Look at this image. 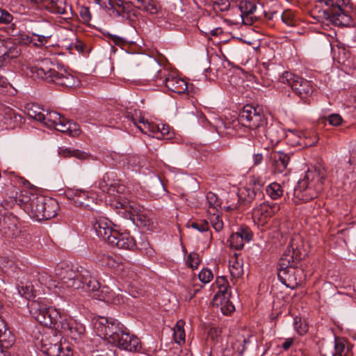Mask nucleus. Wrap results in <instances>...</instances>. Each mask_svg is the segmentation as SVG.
Returning a JSON list of instances; mask_svg holds the SVG:
<instances>
[{
	"label": "nucleus",
	"instance_id": "obj_1",
	"mask_svg": "<svg viewBox=\"0 0 356 356\" xmlns=\"http://www.w3.org/2000/svg\"><path fill=\"white\" fill-rule=\"evenodd\" d=\"M242 126L250 129L249 136L254 145H265L268 140L272 145L276 144L283 137L281 128L277 124L268 125L262 109L250 104L243 106L237 120L221 122L216 129L218 134H222L227 130L225 134L231 135V129L237 131Z\"/></svg>",
	"mask_w": 356,
	"mask_h": 356
},
{
	"label": "nucleus",
	"instance_id": "obj_2",
	"mask_svg": "<svg viewBox=\"0 0 356 356\" xmlns=\"http://www.w3.org/2000/svg\"><path fill=\"white\" fill-rule=\"evenodd\" d=\"M55 274L60 284L67 288H81L94 292L92 297L107 303L120 304L122 298L108 286L100 287L98 280L92 276L90 272L83 268H74L67 264H59L56 267Z\"/></svg>",
	"mask_w": 356,
	"mask_h": 356
},
{
	"label": "nucleus",
	"instance_id": "obj_3",
	"mask_svg": "<svg viewBox=\"0 0 356 356\" xmlns=\"http://www.w3.org/2000/svg\"><path fill=\"white\" fill-rule=\"evenodd\" d=\"M300 259L298 252L291 245L287 247L278 261V279L288 288L296 289L302 281L303 271L295 266L296 261Z\"/></svg>",
	"mask_w": 356,
	"mask_h": 356
},
{
	"label": "nucleus",
	"instance_id": "obj_4",
	"mask_svg": "<svg viewBox=\"0 0 356 356\" xmlns=\"http://www.w3.org/2000/svg\"><path fill=\"white\" fill-rule=\"evenodd\" d=\"M48 63L49 60H44L41 66L31 67L29 75L33 79H44L63 87L72 88L78 85V80L63 65L49 67Z\"/></svg>",
	"mask_w": 356,
	"mask_h": 356
},
{
	"label": "nucleus",
	"instance_id": "obj_5",
	"mask_svg": "<svg viewBox=\"0 0 356 356\" xmlns=\"http://www.w3.org/2000/svg\"><path fill=\"white\" fill-rule=\"evenodd\" d=\"M324 172L320 169L308 170L294 188V197L307 202L318 197L323 189Z\"/></svg>",
	"mask_w": 356,
	"mask_h": 356
},
{
	"label": "nucleus",
	"instance_id": "obj_6",
	"mask_svg": "<svg viewBox=\"0 0 356 356\" xmlns=\"http://www.w3.org/2000/svg\"><path fill=\"white\" fill-rule=\"evenodd\" d=\"M145 76L147 79L154 81L157 86L165 85L174 92L181 94L188 89V83L184 79L170 74L166 70H162L156 60L149 63Z\"/></svg>",
	"mask_w": 356,
	"mask_h": 356
},
{
	"label": "nucleus",
	"instance_id": "obj_7",
	"mask_svg": "<svg viewBox=\"0 0 356 356\" xmlns=\"http://www.w3.org/2000/svg\"><path fill=\"white\" fill-rule=\"evenodd\" d=\"M46 196L24 190L19 195V204L30 216L38 221L44 220V207Z\"/></svg>",
	"mask_w": 356,
	"mask_h": 356
},
{
	"label": "nucleus",
	"instance_id": "obj_8",
	"mask_svg": "<svg viewBox=\"0 0 356 356\" xmlns=\"http://www.w3.org/2000/svg\"><path fill=\"white\" fill-rule=\"evenodd\" d=\"M327 6L329 7L323 10V19L339 26H350L353 24L352 17L346 10L344 0H332Z\"/></svg>",
	"mask_w": 356,
	"mask_h": 356
},
{
	"label": "nucleus",
	"instance_id": "obj_9",
	"mask_svg": "<svg viewBox=\"0 0 356 356\" xmlns=\"http://www.w3.org/2000/svg\"><path fill=\"white\" fill-rule=\"evenodd\" d=\"M29 307L31 314L38 323L56 330V326L62 318L57 309L54 307H47L38 301H33Z\"/></svg>",
	"mask_w": 356,
	"mask_h": 356
},
{
	"label": "nucleus",
	"instance_id": "obj_10",
	"mask_svg": "<svg viewBox=\"0 0 356 356\" xmlns=\"http://www.w3.org/2000/svg\"><path fill=\"white\" fill-rule=\"evenodd\" d=\"M279 80L282 83L289 85L293 92L301 99L309 97L314 90V86L309 81L289 72H284Z\"/></svg>",
	"mask_w": 356,
	"mask_h": 356
},
{
	"label": "nucleus",
	"instance_id": "obj_11",
	"mask_svg": "<svg viewBox=\"0 0 356 356\" xmlns=\"http://www.w3.org/2000/svg\"><path fill=\"white\" fill-rule=\"evenodd\" d=\"M94 330L99 337L106 339L112 343L115 339H118V334L122 332L123 325L112 318H107L99 316L94 321Z\"/></svg>",
	"mask_w": 356,
	"mask_h": 356
},
{
	"label": "nucleus",
	"instance_id": "obj_12",
	"mask_svg": "<svg viewBox=\"0 0 356 356\" xmlns=\"http://www.w3.org/2000/svg\"><path fill=\"white\" fill-rule=\"evenodd\" d=\"M41 350L48 356H71L72 349L60 343V338L57 334H44L41 339Z\"/></svg>",
	"mask_w": 356,
	"mask_h": 356
},
{
	"label": "nucleus",
	"instance_id": "obj_13",
	"mask_svg": "<svg viewBox=\"0 0 356 356\" xmlns=\"http://www.w3.org/2000/svg\"><path fill=\"white\" fill-rule=\"evenodd\" d=\"M56 330L60 332L75 342L81 340L86 332L85 326L82 323L73 318H65L63 316L56 326Z\"/></svg>",
	"mask_w": 356,
	"mask_h": 356
},
{
	"label": "nucleus",
	"instance_id": "obj_14",
	"mask_svg": "<svg viewBox=\"0 0 356 356\" xmlns=\"http://www.w3.org/2000/svg\"><path fill=\"white\" fill-rule=\"evenodd\" d=\"M280 209V205L277 203L263 202L253 209V221L258 226H264Z\"/></svg>",
	"mask_w": 356,
	"mask_h": 356
},
{
	"label": "nucleus",
	"instance_id": "obj_15",
	"mask_svg": "<svg viewBox=\"0 0 356 356\" xmlns=\"http://www.w3.org/2000/svg\"><path fill=\"white\" fill-rule=\"evenodd\" d=\"M117 338L111 343L115 344L121 349L130 352H138L141 349L139 339L134 335H131L124 326H123L122 332L118 333Z\"/></svg>",
	"mask_w": 356,
	"mask_h": 356
},
{
	"label": "nucleus",
	"instance_id": "obj_16",
	"mask_svg": "<svg viewBox=\"0 0 356 356\" xmlns=\"http://www.w3.org/2000/svg\"><path fill=\"white\" fill-rule=\"evenodd\" d=\"M93 229L97 235L109 244L117 229L112 227V222L106 218H99L93 223Z\"/></svg>",
	"mask_w": 356,
	"mask_h": 356
},
{
	"label": "nucleus",
	"instance_id": "obj_17",
	"mask_svg": "<svg viewBox=\"0 0 356 356\" xmlns=\"http://www.w3.org/2000/svg\"><path fill=\"white\" fill-rule=\"evenodd\" d=\"M113 234V237L109 241L111 245L125 250H131L136 246V241L129 232L117 230Z\"/></svg>",
	"mask_w": 356,
	"mask_h": 356
},
{
	"label": "nucleus",
	"instance_id": "obj_18",
	"mask_svg": "<svg viewBox=\"0 0 356 356\" xmlns=\"http://www.w3.org/2000/svg\"><path fill=\"white\" fill-rule=\"evenodd\" d=\"M241 12V17L245 24L250 25L254 22L252 15L257 9L254 2L251 1H241L237 6Z\"/></svg>",
	"mask_w": 356,
	"mask_h": 356
},
{
	"label": "nucleus",
	"instance_id": "obj_19",
	"mask_svg": "<svg viewBox=\"0 0 356 356\" xmlns=\"http://www.w3.org/2000/svg\"><path fill=\"white\" fill-rule=\"evenodd\" d=\"M54 128L60 132L72 137L77 136L81 134L79 126L76 123L67 120L63 115L62 119L58 121L56 126Z\"/></svg>",
	"mask_w": 356,
	"mask_h": 356
},
{
	"label": "nucleus",
	"instance_id": "obj_20",
	"mask_svg": "<svg viewBox=\"0 0 356 356\" xmlns=\"http://www.w3.org/2000/svg\"><path fill=\"white\" fill-rule=\"evenodd\" d=\"M15 337L8 328L6 323L5 327L0 331V356H7V350L12 347L15 343Z\"/></svg>",
	"mask_w": 356,
	"mask_h": 356
},
{
	"label": "nucleus",
	"instance_id": "obj_21",
	"mask_svg": "<svg viewBox=\"0 0 356 356\" xmlns=\"http://www.w3.org/2000/svg\"><path fill=\"white\" fill-rule=\"evenodd\" d=\"M67 195L70 199L72 200L76 207H88V202L90 200L92 201V198L89 196L88 192L81 189H76L72 191V193H69Z\"/></svg>",
	"mask_w": 356,
	"mask_h": 356
},
{
	"label": "nucleus",
	"instance_id": "obj_22",
	"mask_svg": "<svg viewBox=\"0 0 356 356\" xmlns=\"http://www.w3.org/2000/svg\"><path fill=\"white\" fill-rule=\"evenodd\" d=\"M272 159L274 171L277 173L283 172L286 169L290 161L289 155L282 152L274 153Z\"/></svg>",
	"mask_w": 356,
	"mask_h": 356
},
{
	"label": "nucleus",
	"instance_id": "obj_23",
	"mask_svg": "<svg viewBox=\"0 0 356 356\" xmlns=\"http://www.w3.org/2000/svg\"><path fill=\"white\" fill-rule=\"evenodd\" d=\"M130 3L134 7L151 15L156 14L159 10V5L153 0H130Z\"/></svg>",
	"mask_w": 356,
	"mask_h": 356
},
{
	"label": "nucleus",
	"instance_id": "obj_24",
	"mask_svg": "<svg viewBox=\"0 0 356 356\" xmlns=\"http://www.w3.org/2000/svg\"><path fill=\"white\" fill-rule=\"evenodd\" d=\"M41 25L42 26V33H33V35L38 38L37 42L33 41V44L38 47L47 44L52 35L51 25L48 22H43L41 23Z\"/></svg>",
	"mask_w": 356,
	"mask_h": 356
},
{
	"label": "nucleus",
	"instance_id": "obj_25",
	"mask_svg": "<svg viewBox=\"0 0 356 356\" xmlns=\"http://www.w3.org/2000/svg\"><path fill=\"white\" fill-rule=\"evenodd\" d=\"M97 261L102 266L111 268H118L122 264V259L120 257L106 254L99 255Z\"/></svg>",
	"mask_w": 356,
	"mask_h": 356
},
{
	"label": "nucleus",
	"instance_id": "obj_26",
	"mask_svg": "<svg viewBox=\"0 0 356 356\" xmlns=\"http://www.w3.org/2000/svg\"><path fill=\"white\" fill-rule=\"evenodd\" d=\"M58 208V203L55 199L46 197L44 207V220L55 217L57 215Z\"/></svg>",
	"mask_w": 356,
	"mask_h": 356
},
{
	"label": "nucleus",
	"instance_id": "obj_27",
	"mask_svg": "<svg viewBox=\"0 0 356 356\" xmlns=\"http://www.w3.org/2000/svg\"><path fill=\"white\" fill-rule=\"evenodd\" d=\"M62 119V115L54 111H47L44 114L43 113V118H41V120H39L43 125L48 128H54L56 126V123L58 121Z\"/></svg>",
	"mask_w": 356,
	"mask_h": 356
},
{
	"label": "nucleus",
	"instance_id": "obj_28",
	"mask_svg": "<svg viewBox=\"0 0 356 356\" xmlns=\"http://www.w3.org/2000/svg\"><path fill=\"white\" fill-rule=\"evenodd\" d=\"M62 119V115L54 111H47L44 114L43 113V118H41V120H39L43 125L48 128H54L56 126V123L58 121Z\"/></svg>",
	"mask_w": 356,
	"mask_h": 356
},
{
	"label": "nucleus",
	"instance_id": "obj_29",
	"mask_svg": "<svg viewBox=\"0 0 356 356\" xmlns=\"http://www.w3.org/2000/svg\"><path fill=\"white\" fill-rule=\"evenodd\" d=\"M216 284L218 289V291L214 296L213 302L215 304L218 305V300L221 298L222 296H226L228 293V282L224 277H217L216 279Z\"/></svg>",
	"mask_w": 356,
	"mask_h": 356
},
{
	"label": "nucleus",
	"instance_id": "obj_30",
	"mask_svg": "<svg viewBox=\"0 0 356 356\" xmlns=\"http://www.w3.org/2000/svg\"><path fill=\"white\" fill-rule=\"evenodd\" d=\"M46 8L54 14L64 15L66 13L67 6L63 1L51 0L47 3Z\"/></svg>",
	"mask_w": 356,
	"mask_h": 356
},
{
	"label": "nucleus",
	"instance_id": "obj_31",
	"mask_svg": "<svg viewBox=\"0 0 356 356\" xmlns=\"http://www.w3.org/2000/svg\"><path fill=\"white\" fill-rule=\"evenodd\" d=\"M25 111L30 118L34 119L37 121L40 120L41 118H43L42 108L36 104H26L25 106Z\"/></svg>",
	"mask_w": 356,
	"mask_h": 356
},
{
	"label": "nucleus",
	"instance_id": "obj_32",
	"mask_svg": "<svg viewBox=\"0 0 356 356\" xmlns=\"http://www.w3.org/2000/svg\"><path fill=\"white\" fill-rule=\"evenodd\" d=\"M266 193L272 200H277L282 196L284 190L280 184L273 182L266 186Z\"/></svg>",
	"mask_w": 356,
	"mask_h": 356
},
{
	"label": "nucleus",
	"instance_id": "obj_33",
	"mask_svg": "<svg viewBox=\"0 0 356 356\" xmlns=\"http://www.w3.org/2000/svg\"><path fill=\"white\" fill-rule=\"evenodd\" d=\"M348 351L346 341L341 338H335L334 352L332 353V356H346Z\"/></svg>",
	"mask_w": 356,
	"mask_h": 356
},
{
	"label": "nucleus",
	"instance_id": "obj_34",
	"mask_svg": "<svg viewBox=\"0 0 356 356\" xmlns=\"http://www.w3.org/2000/svg\"><path fill=\"white\" fill-rule=\"evenodd\" d=\"M207 202L208 204V213L218 212V208L220 207L221 202L216 194L209 192L207 194Z\"/></svg>",
	"mask_w": 356,
	"mask_h": 356
},
{
	"label": "nucleus",
	"instance_id": "obj_35",
	"mask_svg": "<svg viewBox=\"0 0 356 356\" xmlns=\"http://www.w3.org/2000/svg\"><path fill=\"white\" fill-rule=\"evenodd\" d=\"M15 218L6 215V212L0 213V230L7 234V229H11V226H15Z\"/></svg>",
	"mask_w": 356,
	"mask_h": 356
},
{
	"label": "nucleus",
	"instance_id": "obj_36",
	"mask_svg": "<svg viewBox=\"0 0 356 356\" xmlns=\"http://www.w3.org/2000/svg\"><path fill=\"white\" fill-rule=\"evenodd\" d=\"M257 191L251 188H242L238 192V198L244 204L250 203L257 195Z\"/></svg>",
	"mask_w": 356,
	"mask_h": 356
},
{
	"label": "nucleus",
	"instance_id": "obj_37",
	"mask_svg": "<svg viewBox=\"0 0 356 356\" xmlns=\"http://www.w3.org/2000/svg\"><path fill=\"white\" fill-rule=\"evenodd\" d=\"M59 154L64 157L74 156L81 160H85L88 158L89 155L79 149H60L59 150Z\"/></svg>",
	"mask_w": 356,
	"mask_h": 356
},
{
	"label": "nucleus",
	"instance_id": "obj_38",
	"mask_svg": "<svg viewBox=\"0 0 356 356\" xmlns=\"http://www.w3.org/2000/svg\"><path fill=\"white\" fill-rule=\"evenodd\" d=\"M184 322L182 320L177 321L174 327L173 337L176 343H181L185 341V332L184 330Z\"/></svg>",
	"mask_w": 356,
	"mask_h": 356
},
{
	"label": "nucleus",
	"instance_id": "obj_39",
	"mask_svg": "<svg viewBox=\"0 0 356 356\" xmlns=\"http://www.w3.org/2000/svg\"><path fill=\"white\" fill-rule=\"evenodd\" d=\"M230 295L222 296L221 298L218 300V304L221 305V311L224 314H231L234 311L235 307L234 305L229 302Z\"/></svg>",
	"mask_w": 356,
	"mask_h": 356
},
{
	"label": "nucleus",
	"instance_id": "obj_40",
	"mask_svg": "<svg viewBox=\"0 0 356 356\" xmlns=\"http://www.w3.org/2000/svg\"><path fill=\"white\" fill-rule=\"evenodd\" d=\"M229 271L233 278H238L243 274V268L242 263L236 259L230 261Z\"/></svg>",
	"mask_w": 356,
	"mask_h": 356
},
{
	"label": "nucleus",
	"instance_id": "obj_41",
	"mask_svg": "<svg viewBox=\"0 0 356 356\" xmlns=\"http://www.w3.org/2000/svg\"><path fill=\"white\" fill-rule=\"evenodd\" d=\"M112 173H106L102 179L98 181V188L101 189L103 192L111 191V187L113 186V182L111 180V176Z\"/></svg>",
	"mask_w": 356,
	"mask_h": 356
},
{
	"label": "nucleus",
	"instance_id": "obj_42",
	"mask_svg": "<svg viewBox=\"0 0 356 356\" xmlns=\"http://www.w3.org/2000/svg\"><path fill=\"white\" fill-rule=\"evenodd\" d=\"M210 216L209 220L210 222L213 227V228L216 232H220L222 230L223 227V222L220 217L218 212H213L211 211V213H208Z\"/></svg>",
	"mask_w": 356,
	"mask_h": 356
},
{
	"label": "nucleus",
	"instance_id": "obj_43",
	"mask_svg": "<svg viewBox=\"0 0 356 356\" xmlns=\"http://www.w3.org/2000/svg\"><path fill=\"white\" fill-rule=\"evenodd\" d=\"M17 290L18 293L27 300L34 298L35 296V291L33 290V286L32 284L24 285L22 283V285L18 286Z\"/></svg>",
	"mask_w": 356,
	"mask_h": 356
},
{
	"label": "nucleus",
	"instance_id": "obj_44",
	"mask_svg": "<svg viewBox=\"0 0 356 356\" xmlns=\"http://www.w3.org/2000/svg\"><path fill=\"white\" fill-rule=\"evenodd\" d=\"M229 243L231 248L236 250L242 249L244 246L243 239L236 232L230 236Z\"/></svg>",
	"mask_w": 356,
	"mask_h": 356
},
{
	"label": "nucleus",
	"instance_id": "obj_45",
	"mask_svg": "<svg viewBox=\"0 0 356 356\" xmlns=\"http://www.w3.org/2000/svg\"><path fill=\"white\" fill-rule=\"evenodd\" d=\"M124 211L122 214L127 218H131L132 216L136 215L140 211V209L134 204H131L127 200Z\"/></svg>",
	"mask_w": 356,
	"mask_h": 356
},
{
	"label": "nucleus",
	"instance_id": "obj_46",
	"mask_svg": "<svg viewBox=\"0 0 356 356\" xmlns=\"http://www.w3.org/2000/svg\"><path fill=\"white\" fill-rule=\"evenodd\" d=\"M200 256L197 252H191L186 259V264L188 267L194 269L197 268L200 264Z\"/></svg>",
	"mask_w": 356,
	"mask_h": 356
},
{
	"label": "nucleus",
	"instance_id": "obj_47",
	"mask_svg": "<svg viewBox=\"0 0 356 356\" xmlns=\"http://www.w3.org/2000/svg\"><path fill=\"white\" fill-rule=\"evenodd\" d=\"M98 5L105 8H114L115 5L120 6L123 2L121 0H94Z\"/></svg>",
	"mask_w": 356,
	"mask_h": 356
},
{
	"label": "nucleus",
	"instance_id": "obj_48",
	"mask_svg": "<svg viewBox=\"0 0 356 356\" xmlns=\"http://www.w3.org/2000/svg\"><path fill=\"white\" fill-rule=\"evenodd\" d=\"M250 185L252 186V189L257 191L259 195H261V189L264 185V181L262 179L258 177H252L250 179Z\"/></svg>",
	"mask_w": 356,
	"mask_h": 356
},
{
	"label": "nucleus",
	"instance_id": "obj_49",
	"mask_svg": "<svg viewBox=\"0 0 356 356\" xmlns=\"http://www.w3.org/2000/svg\"><path fill=\"white\" fill-rule=\"evenodd\" d=\"M198 277L202 282L207 284L213 278V275L211 270L208 268H203L200 272Z\"/></svg>",
	"mask_w": 356,
	"mask_h": 356
},
{
	"label": "nucleus",
	"instance_id": "obj_50",
	"mask_svg": "<svg viewBox=\"0 0 356 356\" xmlns=\"http://www.w3.org/2000/svg\"><path fill=\"white\" fill-rule=\"evenodd\" d=\"M134 124L140 130L141 132L147 134L149 133V127L152 122L145 120L144 118L141 119L138 123L135 120H133Z\"/></svg>",
	"mask_w": 356,
	"mask_h": 356
},
{
	"label": "nucleus",
	"instance_id": "obj_51",
	"mask_svg": "<svg viewBox=\"0 0 356 356\" xmlns=\"http://www.w3.org/2000/svg\"><path fill=\"white\" fill-rule=\"evenodd\" d=\"M236 233L239 234L241 239H243L244 243L252 240V234L248 227H241Z\"/></svg>",
	"mask_w": 356,
	"mask_h": 356
},
{
	"label": "nucleus",
	"instance_id": "obj_52",
	"mask_svg": "<svg viewBox=\"0 0 356 356\" xmlns=\"http://www.w3.org/2000/svg\"><path fill=\"white\" fill-rule=\"evenodd\" d=\"M13 19V15L7 10L0 8V24H8Z\"/></svg>",
	"mask_w": 356,
	"mask_h": 356
},
{
	"label": "nucleus",
	"instance_id": "obj_53",
	"mask_svg": "<svg viewBox=\"0 0 356 356\" xmlns=\"http://www.w3.org/2000/svg\"><path fill=\"white\" fill-rule=\"evenodd\" d=\"M191 227L201 232H207L209 229V223L206 220L193 222L191 224Z\"/></svg>",
	"mask_w": 356,
	"mask_h": 356
},
{
	"label": "nucleus",
	"instance_id": "obj_54",
	"mask_svg": "<svg viewBox=\"0 0 356 356\" xmlns=\"http://www.w3.org/2000/svg\"><path fill=\"white\" fill-rule=\"evenodd\" d=\"M294 14L290 10H286L282 13V19L288 26H292L293 24Z\"/></svg>",
	"mask_w": 356,
	"mask_h": 356
},
{
	"label": "nucleus",
	"instance_id": "obj_55",
	"mask_svg": "<svg viewBox=\"0 0 356 356\" xmlns=\"http://www.w3.org/2000/svg\"><path fill=\"white\" fill-rule=\"evenodd\" d=\"M329 124L332 126H339L343 122V119L339 114H331L327 118Z\"/></svg>",
	"mask_w": 356,
	"mask_h": 356
},
{
	"label": "nucleus",
	"instance_id": "obj_56",
	"mask_svg": "<svg viewBox=\"0 0 356 356\" xmlns=\"http://www.w3.org/2000/svg\"><path fill=\"white\" fill-rule=\"evenodd\" d=\"M38 279L40 282L46 285L48 288L56 286L54 282L52 280L51 277L46 273L41 274Z\"/></svg>",
	"mask_w": 356,
	"mask_h": 356
},
{
	"label": "nucleus",
	"instance_id": "obj_57",
	"mask_svg": "<svg viewBox=\"0 0 356 356\" xmlns=\"http://www.w3.org/2000/svg\"><path fill=\"white\" fill-rule=\"evenodd\" d=\"M79 15L82 22H88L91 19V15L88 7L83 6L80 8Z\"/></svg>",
	"mask_w": 356,
	"mask_h": 356
},
{
	"label": "nucleus",
	"instance_id": "obj_58",
	"mask_svg": "<svg viewBox=\"0 0 356 356\" xmlns=\"http://www.w3.org/2000/svg\"><path fill=\"white\" fill-rule=\"evenodd\" d=\"M301 132L298 130H292L289 129L286 133V137L289 139H293V138H296L298 140H295L294 143L299 144V139L300 138Z\"/></svg>",
	"mask_w": 356,
	"mask_h": 356
},
{
	"label": "nucleus",
	"instance_id": "obj_59",
	"mask_svg": "<svg viewBox=\"0 0 356 356\" xmlns=\"http://www.w3.org/2000/svg\"><path fill=\"white\" fill-rule=\"evenodd\" d=\"M149 133L147 134L149 136H152V137H155L159 138V130H160V124H156L154 122L151 123L149 127Z\"/></svg>",
	"mask_w": 356,
	"mask_h": 356
},
{
	"label": "nucleus",
	"instance_id": "obj_60",
	"mask_svg": "<svg viewBox=\"0 0 356 356\" xmlns=\"http://www.w3.org/2000/svg\"><path fill=\"white\" fill-rule=\"evenodd\" d=\"M127 203V200L125 199H119L116 201L115 209L118 210V213H122V211H124Z\"/></svg>",
	"mask_w": 356,
	"mask_h": 356
},
{
	"label": "nucleus",
	"instance_id": "obj_61",
	"mask_svg": "<svg viewBox=\"0 0 356 356\" xmlns=\"http://www.w3.org/2000/svg\"><path fill=\"white\" fill-rule=\"evenodd\" d=\"M19 42L23 43L24 44H28L31 43H33L34 39L32 36H30L27 34H21L19 37Z\"/></svg>",
	"mask_w": 356,
	"mask_h": 356
},
{
	"label": "nucleus",
	"instance_id": "obj_62",
	"mask_svg": "<svg viewBox=\"0 0 356 356\" xmlns=\"http://www.w3.org/2000/svg\"><path fill=\"white\" fill-rule=\"evenodd\" d=\"M294 327L300 335H303L307 331V325H302L301 323L299 325L297 318H295Z\"/></svg>",
	"mask_w": 356,
	"mask_h": 356
},
{
	"label": "nucleus",
	"instance_id": "obj_63",
	"mask_svg": "<svg viewBox=\"0 0 356 356\" xmlns=\"http://www.w3.org/2000/svg\"><path fill=\"white\" fill-rule=\"evenodd\" d=\"M170 134V127L166 124H161L159 130V136L158 139H162L165 136Z\"/></svg>",
	"mask_w": 356,
	"mask_h": 356
},
{
	"label": "nucleus",
	"instance_id": "obj_64",
	"mask_svg": "<svg viewBox=\"0 0 356 356\" xmlns=\"http://www.w3.org/2000/svg\"><path fill=\"white\" fill-rule=\"evenodd\" d=\"M264 159L263 154L261 153L254 154L252 161L254 165H259Z\"/></svg>",
	"mask_w": 356,
	"mask_h": 356
}]
</instances>
